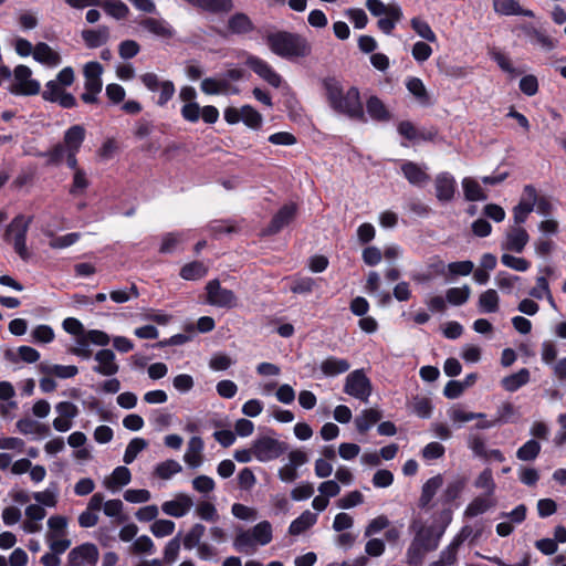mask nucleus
<instances>
[{"instance_id":"58","label":"nucleus","mask_w":566,"mask_h":566,"mask_svg":"<svg viewBox=\"0 0 566 566\" xmlns=\"http://www.w3.org/2000/svg\"><path fill=\"white\" fill-rule=\"evenodd\" d=\"M448 274L451 277L454 276H467L474 270V263L472 261H457L451 262L447 265Z\"/></svg>"},{"instance_id":"11","label":"nucleus","mask_w":566,"mask_h":566,"mask_svg":"<svg viewBox=\"0 0 566 566\" xmlns=\"http://www.w3.org/2000/svg\"><path fill=\"white\" fill-rule=\"evenodd\" d=\"M14 81L11 92L15 95H35L40 92V83L31 77L32 71L27 65H18L13 72Z\"/></svg>"},{"instance_id":"31","label":"nucleus","mask_w":566,"mask_h":566,"mask_svg":"<svg viewBox=\"0 0 566 566\" xmlns=\"http://www.w3.org/2000/svg\"><path fill=\"white\" fill-rule=\"evenodd\" d=\"M228 29L233 34H247L254 30V24L245 13L238 12L229 18Z\"/></svg>"},{"instance_id":"57","label":"nucleus","mask_w":566,"mask_h":566,"mask_svg":"<svg viewBox=\"0 0 566 566\" xmlns=\"http://www.w3.org/2000/svg\"><path fill=\"white\" fill-rule=\"evenodd\" d=\"M410 24L413 31L423 40L428 42L437 41L436 33L432 31L428 22L421 20L420 18H413L411 19Z\"/></svg>"},{"instance_id":"30","label":"nucleus","mask_w":566,"mask_h":566,"mask_svg":"<svg viewBox=\"0 0 566 566\" xmlns=\"http://www.w3.org/2000/svg\"><path fill=\"white\" fill-rule=\"evenodd\" d=\"M319 368L325 376L335 377L346 373L350 368V364L344 358L328 357L321 363Z\"/></svg>"},{"instance_id":"54","label":"nucleus","mask_w":566,"mask_h":566,"mask_svg":"<svg viewBox=\"0 0 566 566\" xmlns=\"http://www.w3.org/2000/svg\"><path fill=\"white\" fill-rule=\"evenodd\" d=\"M410 408L413 413L420 418H429L431 416L432 406L429 398L424 396H416L410 402Z\"/></svg>"},{"instance_id":"26","label":"nucleus","mask_w":566,"mask_h":566,"mask_svg":"<svg viewBox=\"0 0 566 566\" xmlns=\"http://www.w3.org/2000/svg\"><path fill=\"white\" fill-rule=\"evenodd\" d=\"M33 59L50 67H55L61 63V56L49 44L39 42L33 50Z\"/></svg>"},{"instance_id":"20","label":"nucleus","mask_w":566,"mask_h":566,"mask_svg":"<svg viewBox=\"0 0 566 566\" xmlns=\"http://www.w3.org/2000/svg\"><path fill=\"white\" fill-rule=\"evenodd\" d=\"M200 90L207 95H228L238 93V88L233 87L224 77H206L201 81Z\"/></svg>"},{"instance_id":"64","label":"nucleus","mask_w":566,"mask_h":566,"mask_svg":"<svg viewBox=\"0 0 566 566\" xmlns=\"http://www.w3.org/2000/svg\"><path fill=\"white\" fill-rule=\"evenodd\" d=\"M191 483L193 490L202 494H208L216 488L213 479L203 474L196 476Z\"/></svg>"},{"instance_id":"43","label":"nucleus","mask_w":566,"mask_h":566,"mask_svg":"<svg viewBox=\"0 0 566 566\" xmlns=\"http://www.w3.org/2000/svg\"><path fill=\"white\" fill-rule=\"evenodd\" d=\"M59 491L56 485H51L44 491L34 492L32 497L35 500L36 504L46 507H55L57 504Z\"/></svg>"},{"instance_id":"36","label":"nucleus","mask_w":566,"mask_h":566,"mask_svg":"<svg viewBox=\"0 0 566 566\" xmlns=\"http://www.w3.org/2000/svg\"><path fill=\"white\" fill-rule=\"evenodd\" d=\"M381 419V412L377 409H365L355 418L356 429L365 433Z\"/></svg>"},{"instance_id":"34","label":"nucleus","mask_w":566,"mask_h":566,"mask_svg":"<svg viewBox=\"0 0 566 566\" xmlns=\"http://www.w3.org/2000/svg\"><path fill=\"white\" fill-rule=\"evenodd\" d=\"M530 370L527 368H522L517 373L504 377L501 380V385L506 391L514 392L525 386L530 381Z\"/></svg>"},{"instance_id":"17","label":"nucleus","mask_w":566,"mask_h":566,"mask_svg":"<svg viewBox=\"0 0 566 566\" xmlns=\"http://www.w3.org/2000/svg\"><path fill=\"white\" fill-rule=\"evenodd\" d=\"M205 443L200 437H191L187 443V449L184 454V462L190 469H198L203 463Z\"/></svg>"},{"instance_id":"47","label":"nucleus","mask_w":566,"mask_h":566,"mask_svg":"<svg viewBox=\"0 0 566 566\" xmlns=\"http://www.w3.org/2000/svg\"><path fill=\"white\" fill-rule=\"evenodd\" d=\"M474 486L476 489L484 490L485 495L493 496L496 484L493 479V474L490 468L484 469L475 479Z\"/></svg>"},{"instance_id":"23","label":"nucleus","mask_w":566,"mask_h":566,"mask_svg":"<svg viewBox=\"0 0 566 566\" xmlns=\"http://www.w3.org/2000/svg\"><path fill=\"white\" fill-rule=\"evenodd\" d=\"M426 169L427 167H421L412 161H406L401 166L406 179L417 187H423L429 182L430 176L426 172Z\"/></svg>"},{"instance_id":"63","label":"nucleus","mask_w":566,"mask_h":566,"mask_svg":"<svg viewBox=\"0 0 566 566\" xmlns=\"http://www.w3.org/2000/svg\"><path fill=\"white\" fill-rule=\"evenodd\" d=\"M150 531L156 537H165L174 533L175 523L170 520H157L151 524Z\"/></svg>"},{"instance_id":"35","label":"nucleus","mask_w":566,"mask_h":566,"mask_svg":"<svg viewBox=\"0 0 566 566\" xmlns=\"http://www.w3.org/2000/svg\"><path fill=\"white\" fill-rule=\"evenodd\" d=\"M132 474L128 468L117 467L104 481L105 488L112 491H116L119 488L127 485L130 482Z\"/></svg>"},{"instance_id":"3","label":"nucleus","mask_w":566,"mask_h":566,"mask_svg":"<svg viewBox=\"0 0 566 566\" xmlns=\"http://www.w3.org/2000/svg\"><path fill=\"white\" fill-rule=\"evenodd\" d=\"M273 538L272 525L262 521L249 530H239L233 539V547L239 553L252 554L258 546H265Z\"/></svg>"},{"instance_id":"53","label":"nucleus","mask_w":566,"mask_h":566,"mask_svg":"<svg viewBox=\"0 0 566 566\" xmlns=\"http://www.w3.org/2000/svg\"><path fill=\"white\" fill-rule=\"evenodd\" d=\"M468 447L478 458L489 459V449L483 437L476 433H471L468 437Z\"/></svg>"},{"instance_id":"21","label":"nucleus","mask_w":566,"mask_h":566,"mask_svg":"<svg viewBox=\"0 0 566 566\" xmlns=\"http://www.w3.org/2000/svg\"><path fill=\"white\" fill-rule=\"evenodd\" d=\"M296 207L295 205L283 206L276 214L273 217L269 227L264 230L265 234H275L280 232L285 226H287L295 217Z\"/></svg>"},{"instance_id":"4","label":"nucleus","mask_w":566,"mask_h":566,"mask_svg":"<svg viewBox=\"0 0 566 566\" xmlns=\"http://www.w3.org/2000/svg\"><path fill=\"white\" fill-rule=\"evenodd\" d=\"M86 130L82 125H73L67 128L63 136V142L51 148L46 156L49 163L59 165L64 160L65 154H77L83 145Z\"/></svg>"},{"instance_id":"44","label":"nucleus","mask_w":566,"mask_h":566,"mask_svg":"<svg viewBox=\"0 0 566 566\" xmlns=\"http://www.w3.org/2000/svg\"><path fill=\"white\" fill-rule=\"evenodd\" d=\"M499 295L493 289L486 290L479 297V307L483 313H495L499 310Z\"/></svg>"},{"instance_id":"38","label":"nucleus","mask_w":566,"mask_h":566,"mask_svg":"<svg viewBox=\"0 0 566 566\" xmlns=\"http://www.w3.org/2000/svg\"><path fill=\"white\" fill-rule=\"evenodd\" d=\"M443 479L440 474L430 478L422 486L419 505L426 507L442 486Z\"/></svg>"},{"instance_id":"55","label":"nucleus","mask_w":566,"mask_h":566,"mask_svg":"<svg viewBox=\"0 0 566 566\" xmlns=\"http://www.w3.org/2000/svg\"><path fill=\"white\" fill-rule=\"evenodd\" d=\"M147 447V441L143 438H134L126 447L123 461L130 464L137 458L138 453Z\"/></svg>"},{"instance_id":"24","label":"nucleus","mask_w":566,"mask_h":566,"mask_svg":"<svg viewBox=\"0 0 566 566\" xmlns=\"http://www.w3.org/2000/svg\"><path fill=\"white\" fill-rule=\"evenodd\" d=\"M520 28L525 35L531 38L533 44L538 45L544 51L548 52L556 48L557 42L553 38L532 24H522Z\"/></svg>"},{"instance_id":"52","label":"nucleus","mask_w":566,"mask_h":566,"mask_svg":"<svg viewBox=\"0 0 566 566\" xmlns=\"http://www.w3.org/2000/svg\"><path fill=\"white\" fill-rule=\"evenodd\" d=\"M407 90L420 102L421 104L429 103V96L423 82L419 77H410L406 83Z\"/></svg>"},{"instance_id":"60","label":"nucleus","mask_w":566,"mask_h":566,"mask_svg":"<svg viewBox=\"0 0 566 566\" xmlns=\"http://www.w3.org/2000/svg\"><path fill=\"white\" fill-rule=\"evenodd\" d=\"M363 503H364V495L361 494V492L355 490V491L347 493L343 497H340L336 502V505L338 509L349 510V509L358 506Z\"/></svg>"},{"instance_id":"50","label":"nucleus","mask_w":566,"mask_h":566,"mask_svg":"<svg viewBox=\"0 0 566 566\" xmlns=\"http://www.w3.org/2000/svg\"><path fill=\"white\" fill-rule=\"evenodd\" d=\"M49 532L45 536L64 537L66 535L67 518L62 515H53L48 520Z\"/></svg>"},{"instance_id":"46","label":"nucleus","mask_w":566,"mask_h":566,"mask_svg":"<svg viewBox=\"0 0 566 566\" xmlns=\"http://www.w3.org/2000/svg\"><path fill=\"white\" fill-rule=\"evenodd\" d=\"M206 532V527L197 523L191 526V528L188 531V533L184 537V547L186 549H192L195 547H198L202 544L201 538L203 537Z\"/></svg>"},{"instance_id":"51","label":"nucleus","mask_w":566,"mask_h":566,"mask_svg":"<svg viewBox=\"0 0 566 566\" xmlns=\"http://www.w3.org/2000/svg\"><path fill=\"white\" fill-rule=\"evenodd\" d=\"M541 452V444L534 439L526 441L516 451V457L521 461H533Z\"/></svg>"},{"instance_id":"7","label":"nucleus","mask_w":566,"mask_h":566,"mask_svg":"<svg viewBox=\"0 0 566 566\" xmlns=\"http://www.w3.org/2000/svg\"><path fill=\"white\" fill-rule=\"evenodd\" d=\"M83 74L85 92L81 95V99L86 104L96 103L103 88V66L98 62H88L84 65Z\"/></svg>"},{"instance_id":"29","label":"nucleus","mask_w":566,"mask_h":566,"mask_svg":"<svg viewBox=\"0 0 566 566\" xmlns=\"http://www.w3.org/2000/svg\"><path fill=\"white\" fill-rule=\"evenodd\" d=\"M39 369L46 376H55L61 379L72 378L78 373L77 367L74 365H57L50 363H41Z\"/></svg>"},{"instance_id":"9","label":"nucleus","mask_w":566,"mask_h":566,"mask_svg":"<svg viewBox=\"0 0 566 566\" xmlns=\"http://www.w3.org/2000/svg\"><path fill=\"white\" fill-rule=\"evenodd\" d=\"M344 391L364 402H367L371 395V384L363 369H356L346 377Z\"/></svg>"},{"instance_id":"25","label":"nucleus","mask_w":566,"mask_h":566,"mask_svg":"<svg viewBox=\"0 0 566 566\" xmlns=\"http://www.w3.org/2000/svg\"><path fill=\"white\" fill-rule=\"evenodd\" d=\"M493 9L501 15H525L534 18L532 10L523 9L517 0H493Z\"/></svg>"},{"instance_id":"45","label":"nucleus","mask_w":566,"mask_h":566,"mask_svg":"<svg viewBox=\"0 0 566 566\" xmlns=\"http://www.w3.org/2000/svg\"><path fill=\"white\" fill-rule=\"evenodd\" d=\"M240 113L242 115L241 122L244 123L251 129H259L262 126L263 117L262 115L253 108L251 105H243L240 107Z\"/></svg>"},{"instance_id":"5","label":"nucleus","mask_w":566,"mask_h":566,"mask_svg":"<svg viewBox=\"0 0 566 566\" xmlns=\"http://www.w3.org/2000/svg\"><path fill=\"white\" fill-rule=\"evenodd\" d=\"M443 533L444 527L434 537L433 530L431 527H420L408 547L406 555L408 564H420L427 552L433 551L438 547L439 539Z\"/></svg>"},{"instance_id":"59","label":"nucleus","mask_w":566,"mask_h":566,"mask_svg":"<svg viewBox=\"0 0 566 566\" xmlns=\"http://www.w3.org/2000/svg\"><path fill=\"white\" fill-rule=\"evenodd\" d=\"M379 285H380V276L377 272L371 271L368 273L367 282L365 290L369 294H377L380 300L386 303L390 301V295L388 293H379Z\"/></svg>"},{"instance_id":"8","label":"nucleus","mask_w":566,"mask_h":566,"mask_svg":"<svg viewBox=\"0 0 566 566\" xmlns=\"http://www.w3.org/2000/svg\"><path fill=\"white\" fill-rule=\"evenodd\" d=\"M29 223L30 219H25L23 216H18L9 224L6 233V239L13 243L14 251L22 260H28L30 258V253L25 244Z\"/></svg>"},{"instance_id":"12","label":"nucleus","mask_w":566,"mask_h":566,"mask_svg":"<svg viewBox=\"0 0 566 566\" xmlns=\"http://www.w3.org/2000/svg\"><path fill=\"white\" fill-rule=\"evenodd\" d=\"M98 559V549L92 543H84L70 551L66 566H91Z\"/></svg>"},{"instance_id":"48","label":"nucleus","mask_w":566,"mask_h":566,"mask_svg":"<svg viewBox=\"0 0 566 566\" xmlns=\"http://www.w3.org/2000/svg\"><path fill=\"white\" fill-rule=\"evenodd\" d=\"M367 112L376 120H388L390 115L384 103L376 96H371L367 101Z\"/></svg>"},{"instance_id":"42","label":"nucleus","mask_w":566,"mask_h":566,"mask_svg":"<svg viewBox=\"0 0 566 566\" xmlns=\"http://www.w3.org/2000/svg\"><path fill=\"white\" fill-rule=\"evenodd\" d=\"M464 197L469 201H482L486 199V195L476 180L465 177L462 180Z\"/></svg>"},{"instance_id":"1","label":"nucleus","mask_w":566,"mask_h":566,"mask_svg":"<svg viewBox=\"0 0 566 566\" xmlns=\"http://www.w3.org/2000/svg\"><path fill=\"white\" fill-rule=\"evenodd\" d=\"M324 88L328 105L333 111L352 119L366 122L357 87H344L338 80L329 77L324 81Z\"/></svg>"},{"instance_id":"56","label":"nucleus","mask_w":566,"mask_h":566,"mask_svg":"<svg viewBox=\"0 0 566 566\" xmlns=\"http://www.w3.org/2000/svg\"><path fill=\"white\" fill-rule=\"evenodd\" d=\"M207 268L201 262H191L181 268L180 275L185 280H198L205 276Z\"/></svg>"},{"instance_id":"27","label":"nucleus","mask_w":566,"mask_h":566,"mask_svg":"<svg viewBox=\"0 0 566 566\" xmlns=\"http://www.w3.org/2000/svg\"><path fill=\"white\" fill-rule=\"evenodd\" d=\"M366 8L375 17L389 15L396 19L402 17L401 8L395 2L385 4L380 0H366Z\"/></svg>"},{"instance_id":"10","label":"nucleus","mask_w":566,"mask_h":566,"mask_svg":"<svg viewBox=\"0 0 566 566\" xmlns=\"http://www.w3.org/2000/svg\"><path fill=\"white\" fill-rule=\"evenodd\" d=\"M207 303L211 306L232 308L238 305L235 294L226 287H222L218 280L209 281L206 285Z\"/></svg>"},{"instance_id":"39","label":"nucleus","mask_w":566,"mask_h":566,"mask_svg":"<svg viewBox=\"0 0 566 566\" xmlns=\"http://www.w3.org/2000/svg\"><path fill=\"white\" fill-rule=\"evenodd\" d=\"M494 504L492 496H488L485 494L483 496H476L467 506L464 515L468 517H475L486 512L489 509L494 506Z\"/></svg>"},{"instance_id":"62","label":"nucleus","mask_w":566,"mask_h":566,"mask_svg":"<svg viewBox=\"0 0 566 566\" xmlns=\"http://www.w3.org/2000/svg\"><path fill=\"white\" fill-rule=\"evenodd\" d=\"M130 551L135 554H154L155 544L149 536L142 535L133 542Z\"/></svg>"},{"instance_id":"14","label":"nucleus","mask_w":566,"mask_h":566,"mask_svg":"<svg viewBox=\"0 0 566 566\" xmlns=\"http://www.w3.org/2000/svg\"><path fill=\"white\" fill-rule=\"evenodd\" d=\"M528 241L530 235L523 227L511 226L505 233V240L502 243V249L521 253Z\"/></svg>"},{"instance_id":"37","label":"nucleus","mask_w":566,"mask_h":566,"mask_svg":"<svg viewBox=\"0 0 566 566\" xmlns=\"http://www.w3.org/2000/svg\"><path fill=\"white\" fill-rule=\"evenodd\" d=\"M212 13L228 12L233 8V0H186Z\"/></svg>"},{"instance_id":"22","label":"nucleus","mask_w":566,"mask_h":566,"mask_svg":"<svg viewBox=\"0 0 566 566\" xmlns=\"http://www.w3.org/2000/svg\"><path fill=\"white\" fill-rule=\"evenodd\" d=\"M455 179L449 172H441L436 177L434 188L439 201L452 200L455 192Z\"/></svg>"},{"instance_id":"41","label":"nucleus","mask_w":566,"mask_h":566,"mask_svg":"<svg viewBox=\"0 0 566 566\" xmlns=\"http://www.w3.org/2000/svg\"><path fill=\"white\" fill-rule=\"evenodd\" d=\"M97 7L103 8L108 15L117 20L126 18L129 13L128 7L120 0H99Z\"/></svg>"},{"instance_id":"13","label":"nucleus","mask_w":566,"mask_h":566,"mask_svg":"<svg viewBox=\"0 0 566 566\" xmlns=\"http://www.w3.org/2000/svg\"><path fill=\"white\" fill-rule=\"evenodd\" d=\"M247 65L251 67L260 77L266 81L270 85L279 87L282 77L273 70V67L264 60L249 55L245 61Z\"/></svg>"},{"instance_id":"16","label":"nucleus","mask_w":566,"mask_h":566,"mask_svg":"<svg viewBox=\"0 0 566 566\" xmlns=\"http://www.w3.org/2000/svg\"><path fill=\"white\" fill-rule=\"evenodd\" d=\"M193 506L192 499L186 493L176 494L175 499L161 504V511L172 517L185 516Z\"/></svg>"},{"instance_id":"18","label":"nucleus","mask_w":566,"mask_h":566,"mask_svg":"<svg viewBox=\"0 0 566 566\" xmlns=\"http://www.w3.org/2000/svg\"><path fill=\"white\" fill-rule=\"evenodd\" d=\"M94 359L97 363L93 368L95 373L107 377L118 373L119 366L116 363L115 354L111 349L98 350L95 354Z\"/></svg>"},{"instance_id":"49","label":"nucleus","mask_w":566,"mask_h":566,"mask_svg":"<svg viewBox=\"0 0 566 566\" xmlns=\"http://www.w3.org/2000/svg\"><path fill=\"white\" fill-rule=\"evenodd\" d=\"M471 295V289L468 285L462 287H451L446 293V300L451 305L460 306L468 302Z\"/></svg>"},{"instance_id":"32","label":"nucleus","mask_w":566,"mask_h":566,"mask_svg":"<svg viewBox=\"0 0 566 566\" xmlns=\"http://www.w3.org/2000/svg\"><path fill=\"white\" fill-rule=\"evenodd\" d=\"M4 358L9 360L10 363H18L19 359L32 364L40 359V353L30 346H20L17 352H13L11 349H8L4 353Z\"/></svg>"},{"instance_id":"61","label":"nucleus","mask_w":566,"mask_h":566,"mask_svg":"<svg viewBox=\"0 0 566 566\" xmlns=\"http://www.w3.org/2000/svg\"><path fill=\"white\" fill-rule=\"evenodd\" d=\"M501 262L503 265L517 272H526L531 268V263L526 259L511 254H503Z\"/></svg>"},{"instance_id":"15","label":"nucleus","mask_w":566,"mask_h":566,"mask_svg":"<svg viewBox=\"0 0 566 566\" xmlns=\"http://www.w3.org/2000/svg\"><path fill=\"white\" fill-rule=\"evenodd\" d=\"M139 25L150 34L163 40H169L176 33L172 25L163 18H144L139 21Z\"/></svg>"},{"instance_id":"19","label":"nucleus","mask_w":566,"mask_h":566,"mask_svg":"<svg viewBox=\"0 0 566 566\" xmlns=\"http://www.w3.org/2000/svg\"><path fill=\"white\" fill-rule=\"evenodd\" d=\"M88 343H93L98 346H106L109 343V336L102 331L91 329L77 339L78 347L73 349V353L78 356L88 357L90 352L85 349Z\"/></svg>"},{"instance_id":"2","label":"nucleus","mask_w":566,"mask_h":566,"mask_svg":"<svg viewBox=\"0 0 566 566\" xmlns=\"http://www.w3.org/2000/svg\"><path fill=\"white\" fill-rule=\"evenodd\" d=\"M271 52L282 59H303L311 54L312 45L303 35L289 31H275L265 35Z\"/></svg>"},{"instance_id":"28","label":"nucleus","mask_w":566,"mask_h":566,"mask_svg":"<svg viewBox=\"0 0 566 566\" xmlns=\"http://www.w3.org/2000/svg\"><path fill=\"white\" fill-rule=\"evenodd\" d=\"M82 39L87 48H99L109 40V29L105 25H101L97 29L83 30Z\"/></svg>"},{"instance_id":"40","label":"nucleus","mask_w":566,"mask_h":566,"mask_svg":"<svg viewBox=\"0 0 566 566\" xmlns=\"http://www.w3.org/2000/svg\"><path fill=\"white\" fill-rule=\"evenodd\" d=\"M181 471L182 465L178 461L169 459L158 463L154 469V474L161 480H169Z\"/></svg>"},{"instance_id":"6","label":"nucleus","mask_w":566,"mask_h":566,"mask_svg":"<svg viewBox=\"0 0 566 566\" xmlns=\"http://www.w3.org/2000/svg\"><path fill=\"white\" fill-rule=\"evenodd\" d=\"M252 443L254 459L260 462H270L279 459L289 450L287 443L279 440L274 434L260 436Z\"/></svg>"},{"instance_id":"33","label":"nucleus","mask_w":566,"mask_h":566,"mask_svg":"<svg viewBox=\"0 0 566 566\" xmlns=\"http://www.w3.org/2000/svg\"><path fill=\"white\" fill-rule=\"evenodd\" d=\"M317 522V514L311 511H304L297 518H295L289 526V533L293 536H297L308 528H311Z\"/></svg>"}]
</instances>
